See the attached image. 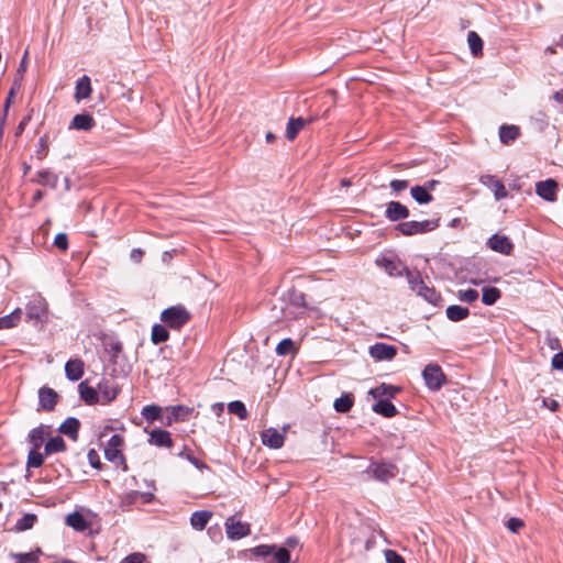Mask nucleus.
<instances>
[{"label": "nucleus", "instance_id": "obj_1", "mask_svg": "<svg viewBox=\"0 0 563 563\" xmlns=\"http://www.w3.org/2000/svg\"><path fill=\"white\" fill-rule=\"evenodd\" d=\"M190 319V312L183 305L168 307L161 312V321L172 330H180Z\"/></svg>", "mask_w": 563, "mask_h": 563}, {"label": "nucleus", "instance_id": "obj_2", "mask_svg": "<svg viewBox=\"0 0 563 563\" xmlns=\"http://www.w3.org/2000/svg\"><path fill=\"white\" fill-rule=\"evenodd\" d=\"M252 552L257 558L268 560L267 563L274 561L275 563H289L290 552L285 547H277L275 544H261L252 549Z\"/></svg>", "mask_w": 563, "mask_h": 563}, {"label": "nucleus", "instance_id": "obj_3", "mask_svg": "<svg viewBox=\"0 0 563 563\" xmlns=\"http://www.w3.org/2000/svg\"><path fill=\"white\" fill-rule=\"evenodd\" d=\"M440 225V218L423 221H406L396 225V230L401 234L411 236L423 234L435 230Z\"/></svg>", "mask_w": 563, "mask_h": 563}, {"label": "nucleus", "instance_id": "obj_4", "mask_svg": "<svg viewBox=\"0 0 563 563\" xmlns=\"http://www.w3.org/2000/svg\"><path fill=\"white\" fill-rule=\"evenodd\" d=\"M26 320L33 325L43 324L47 318V302L41 295L33 296L26 303Z\"/></svg>", "mask_w": 563, "mask_h": 563}, {"label": "nucleus", "instance_id": "obj_5", "mask_svg": "<svg viewBox=\"0 0 563 563\" xmlns=\"http://www.w3.org/2000/svg\"><path fill=\"white\" fill-rule=\"evenodd\" d=\"M422 378L426 386L432 391L440 390L443 384L446 382L445 374L443 373L441 366L437 363H430L423 368Z\"/></svg>", "mask_w": 563, "mask_h": 563}, {"label": "nucleus", "instance_id": "obj_6", "mask_svg": "<svg viewBox=\"0 0 563 563\" xmlns=\"http://www.w3.org/2000/svg\"><path fill=\"white\" fill-rule=\"evenodd\" d=\"M375 479L387 483L389 479L395 478L398 474V467L388 462H372L367 470Z\"/></svg>", "mask_w": 563, "mask_h": 563}, {"label": "nucleus", "instance_id": "obj_7", "mask_svg": "<svg viewBox=\"0 0 563 563\" xmlns=\"http://www.w3.org/2000/svg\"><path fill=\"white\" fill-rule=\"evenodd\" d=\"M375 264L384 269L390 277H400L407 271V266L396 256H378Z\"/></svg>", "mask_w": 563, "mask_h": 563}, {"label": "nucleus", "instance_id": "obj_8", "mask_svg": "<svg viewBox=\"0 0 563 563\" xmlns=\"http://www.w3.org/2000/svg\"><path fill=\"white\" fill-rule=\"evenodd\" d=\"M225 533L230 540H240L251 533L250 525L236 520L234 516L225 520Z\"/></svg>", "mask_w": 563, "mask_h": 563}, {"label": "nucleus", "instance_id": "obj_9", "mask_svg": "<svg viewBox=\"0 0 563 563\" xmlns=\"http://www.w3.org/2000/svg\"><path fill=\"white\" fill-rule=\"evenodd\" d=\"M192 410V408L183 405L166 407L163 423L165 426H172L174 422L185 421L189 418Z\"/></svg>", "mask_w": 563, "mask_h": 563}, {"label": "nucleus", "instance_id": "obj_10", "mask_svg": "<svg viewBox=\"0 0 563 563\" xmlns=\"http://www.w3.org/2000/svg\"><path fill=\"white\" fill-rule=\"evenodd\" d=\"M479 183L493 190L494 197L496 200L505 199L508 196V191H507L505 185L503 184V181L499 180L494 175H490V174L482 175L479 177Z\"/></svg>", "mask_w": 563, "mask_h": 563}, {"label": "nucleus", "instance_id": "obj_11", "mask_svg": "<svg viewBox=\"0 0 563 563\" xmlns=\"http://www.w3.org/2000/svg\"><path fill=\"white\" fill-rule=\"evenodd\" d=\"M97 389L98 395L100 394L101 399L104 404H110L111 401H113L120 391L118 384L114 380L107 378H102L98 383Z\"/></svg>", "mask_w": 563, "mask_h": 563}, {"label": "nucleus", "instance_id": "obj_12", "mask_svg": "<svg viewBox=\"0 0 563 563\" xmlns=\"http://www.w3.org/2000/svg\"><path fill=\"white\" fill-rule=\"evenodd\" d=\"M397 354V347L383 342L369 347V355L376 361H391Z\"/></svg>", "mask_w": 563, "mask_h": 563}, {"label": "nucleus", "instance_id": "obj_13", "mask_svg": "<svg viewBox=\"0 0 563 563\" xmlns=\"http://www.w3.org/2000/svg\"><path fill=\"white\" fill-rule=\"evenodd\" d=\"M558 183L549 178L536 184L537 195L545 201H554L556 199Z\"/></svg>", "mask_w": 563, "mask_h": 563}, {"label": "nucleus", "instance_id": "obj_14", "mask_svg": "<svg viewBox=\"0 0 563 563\" xmlns=\"http://www.w3.org/2000/svg\"><path fill=\"white\" fill-rule=\"evenodd\" d=\"M58 401V394L47 386H43L38 390V405L40 409L45 411L54 410Z\"/></svg>", "mask_w": 563, "mask_h": 563}, {"label": "nucleus", "instance_id": "obj_15", "mask_svg": "<svg viewBox=\"0 0 563 563\" xmlns=\"http://www.w3.org/2000/svg\"><path fill=\"white\" fill-rule=\"evenodd\" d=\"M385 217L391 222L405 220L409 217V209L399 201H389L386 203Z\"/></svg>", "mask_w": 563, "mask_h": 563}, {"label": "nucleus", "instance_id": "obj_16", "mask_svg": "<svg viewBox=\"0 0 563 563\" xmlns=\"http://www.w3.org/2000/svg\"><path fill=\"white\" fill-rule=\"evenodd\" d=\"M262 443L271 449H280L285 442V433L275 428H268L261 433Z\"/></svg>", "mask_w": 563, "mask_h": 563}, {"label": "nucleus", "instance_id": "obj_17", "mask_svg": "<svg viewBox=\"0 0 563 563\" xmlns=\"http://www.w3.org/2000/svg\"><path fill=\"white\" fill-rule=\"evenodd\" d=\"M401 391V387L382 383L378 386L371 388L368 394L374 399H388L395 398V396Z\"/></svg>", "mask_w": 563, "mask_h": 563}, {"label": "nucleus", "instance_id": "obj_18", "mask_svg": "<svg viewBox=\"0 0 563 563\" xmlns=\"http://www.w3.org/2000/svg\"><path fill=\"white\" fill-rule=\"evenodd\" d=\"M489 247L504 255H509L514 249L510 240L505 235L494 234L488 240Z\"/></svg>", "mask_w": 563, "mask_h": 563}, {"label": "nucleus", "instance_id": "obj_19", "mask_svg": "<svg viewBox=\"0 0 563 563\" xmlns=\"http://www.w3.org/2000/svg\"><path fill=\"white\" fill-rule=\"evenodd\" d=\"M96 121L93 117L87 112L76 114L68 129L78 131H90L95 128Z\"/></svg>", "mask_w": 563, "mask_h": 563}, {"label": "nucleus", "instance_id": "obj_20", "mask_svg": "<svg viewBox=\"0 0 563 563\" xmlns=\"http://www.w3.org/2000/svg\"><path fill=\"white\" fill-rule=\"evenodd\" d=\"M80 421L75 417H68L58 428V432L77 441L79 435Z\"/></svg>", "mask_w": 563, "mask_h": 563}, {"label": "nucleus", "instance_id": "obj_21", "mask_svg": "<svg viewBox=\"0 0 563 563\" xmlns=\"http://www.w3.org/2000/svg\"><path fill=\"white\" fill-rule=\"evenodd\" d=\"M148 442L158 448H172L173 446V440H172L170 433L167 430H163V429H154L150 433Z\"/></svg>", "mask_w": 563, "mask_h": 563}, {"label": "nucleus", "instance_id": "obj_22", "mask_svg": "<svg viewBox=\"0 0 563 563\" xmlns=\"http://www.w3.org/2000/svg\"><path fill=\"white\" fill-rule=\"evenodd\" d=\"M84 362L80 358L69 360L65 364L66 377L71 382L79 380L84 375Z\"/></svg>", "mask_w": 563, "mask_h": 563}, {"label": "nucleus", "instance_id": "obj_23", "mask_svg": "<svg viewBox=\"0 0 563 563\" xmlns=\"http://www.w3.org/2000/svg\"><path fill=\"white\" fill-rule=\"evenodd\" d=\"M310 122H312V119L290 118L286 128V137L289 141L295 140L298 133Z\"/></svg>", "mask_w": 563, "mask_h": 563}, {"label": "nucleus", "instance_id": "obj_24", "mask_svg": "<svg viewBox=\"0 0 563 563\" xmlns=\"http://www.w3.org/2000/svg\"><path fill=\"white\" fill-rule=\"evenodd\" d=\"M66 525L78 532H84L90 527V522L78 511H74L66 517Z\"/></svg>", "mask_w": 563, "mask_h": 563}, {"label": "nucleus", "instance_id": "obj_25", "mask_svg": "<svg viewBox=\"0 0 563 563\" xmlns=\"http://www.w3.org/2000/svg\"><path fill=\"white\" fill-rule=\"evenodd\" d=\"M22 80H23V76H19V77H15L12 85H11V88L9 89V92H8V96L4 100V103H3V115H2V119H1V123L5 121L7 119V115H8V111L11 107V104L13 103V100H14V97L16 95V92L21 89L22 87Z\"/></svg>", "mask_w": 563, "mask_h": 563}, {"label": "nucleus", "instance_id": "obj_26", "mask_svg": "<svg viewBox=\"0 0 563 563\" xmlns=\"http://www.w3.org/2000/svg\"><path fill=\"white\" fill-rule=\"evenodd\" d=\"M372 410L385 418H393L398 413L395 405H393L388 399H377L373 405Z\"/></svg>", "mask_w": 563, "mask_h": 563}, {"label": "nucleus", "instance_id": "obj_27", "mask_svg": "<svg viewBox=\"0 0 563 563\" xmlns=\"http://www.w3.org/2000/svg\"><path fill=\"white\" fill-rule=\"evenodd\" d=\"M78 391L80 398L87 405H96L99 401L98 389L89 386L87 382H81L78 385Z\"/></svg>", "mask_w": 563, "mask_h": 563}, {"label": "nucleus", "instance_id": "obj_28", "mask_svg": "<svg viewBox=\"0 0 563 563\" xmlns=\"http://www.w3.org/2000/svg\"><path fill=\"white\" fill-rule=\"evenodd\" d=\"M22 319V309L15 308L11 313L0 317V330L18 327Z\"/></svg>", "mask_w": 563, "mask_h": 563}, {"label": "nucleus", "instance_id": "obj_29", "mask_svg": "<svg viewBox=\"0 0 563 563\" xmlns=\"http://www.w3.org/2000/svg\"><path fill=\"white\" fill-rule=\"evenodd\" d=\"M212 512L209 510L195 511L190 517V525L195 530H203L208 525Z\"/></svg>", "mask_w": 563, "mask_h": 563}, {"label": "nucleus", "instance_id": "obj_30", "mask_svg": "<svg viewBox=\"0 0 563 563\" xmlns=\"http://www.w3.org/2000/svg\"><path fill=\"white\" fill-rule=\"evenodd\" d=\"M91 93V82L87 75L80 77L76 82L75 98L80 101L89 98Z\"/></svg>", "mask_w": 563, "mask_h": 563}, {"label": "nucleus", "instance_id": "obj_31", "mask_svg": "<svg viewBox=\"0 0 563 563\" xmlns=\"http://www.w3.org/2000/svg\"><path fill=\"white\" fill-rule=\"evenodd\" d=\"M445 314L450 321L459 322L466 319L470 316V310L467 307L452 305L445 309Z\"/></svg>", "mask_w": 563, "mask_h": 563}, {"label": "nucleus", "instance_id": "obj_32", "mask_svg": "<svg viewBox=\"0 0 563 563\" xmlns=\"http://www.w3.org/2000/svg\"><path fill=\"white\" fill-rule=\"evenodd\" d=\"M520 135V130L516 125L503 124L499 128V140L503 144H509Z\"/></svg>", "mask_w": 563, "mask_h": 563}, {"label": "nucleus", "instance_id": "obj_33", "mask_svg": "<svg viewBox=\"0 0 563 563\" xmlns=\"http://www.w3.org/2000/svg\"><path fill=\"white\" fill-rule=\"evenodd\" d=\"M410 195L419 205H427L433 200V196L427 190L426 187H423V185H416L411 187Z\"/></svg>", "mask_w": 563, "mask_h": 563}, {"label": "nucleus", "instance_id": "obj_34", "mask_svg": "<svg viewBox=\"0 0 563 563\" xmlns=\"http://www.w3.org/2000/svg\"><path fill=\"white\" fill-rule=\"evenodd\" d=\"M169 339V332L163 324L155 323L152 327L151 341L153 344L158 345Z\"/></svg>", "mask_w": 563, "mask_h": 563}, {"label": "nucleus", "instance_id": "obj_35", "mask_svg": "<svg viewBox=\"0 0 563 563\" xmlns=\"http://www.w3.org/2000/svg\"><path fill=\"white\" fill-rule=\"evenodd\" d=\"M66 450V443L64 439L59 435L51 438L45 446H44V454L49 455L53 453L64 452Z\"/></svg>", "mask_w": 563, "mask_h": 563}, {"label": "nucleus", "instance_id": "obj_36", "mask_svg": "<svg viewBox=\"0 0 563 563\" xmlns=\"http://www.w3.org/2000/svg\"><path fill=\"white\" fill-rule=\"evenodd\" d=\"M354 404V397L351 394H344L334 400L333 407L338 412H349Z\"/></svg>", "mask_w": 563, "mask_h": 563}, {"label": "nucleus", "instance_id": "obj_37", "mask_svg": "<svg viewBox=\"0 0 563 563\" xmlns=\"http://www.w3.org/2000/svg\"><path fill=\"white\" fill-rule=\"evenodd\" d=\"M46 432L43 426L33 428L27 435L29 442L34 449H40L45 441Z\"/></svg>", "mask_w": 563, "mask_h": 563}, {"label": "nucleus", "instance_id": "obj_38", "mask_svg": "<svg viewBox=\"0 0 563 563\" xmlns=\"http://www.w3.org/2000/svg\"><path fill=\"white\" fill-rule=\"evenodd\" d=\"M41 554V549H36L35 551L26 552V553H11V558L15 561V563H38Z\"/></svg>", "mask_w": 563, "mask_h": 563}, {"label": "nucleus", "instance_id": "obj_39", "mask_svg": "<svg viewBox=\"0 0 563 563\" xmlns=\"http://www.w3.org/2000/svg\"><path fill=\"white\" fill-rule=\"evenodd\" d=\"M467 42H468V46H470V49H471V53L473 54V56L477 57L483 54V40L476 32H474V31L468 32Z\"/></svg>", "mask_w": 563, "mask_h": 563}, {"label": "nucleus", "instance_id": "obj_40", "mask_svg": "<svg viewBox=\"0 0 563 563\" xmlns=\"http://www.w3.org/2000/svg\"><path fill=\"white\" fill-rule=\"evenodd\" d=\"M142 416L147 422H154L156 420L163 421L162 408L156 405H147L142 409Z\"/></svg>", "mask_w": 563, "mask_h": 563}, {"label": "nucleus", "instance_id": "obj_41", "mask_svg": "<svg viewBox=\"0 0 563 563\" xmlns=\"http://www.w3.org/2000/svg\"><path fill=\"white\" fill-rule=\"evenodd\" d=\"M501 297V291L496 287H484L482 292V301L486 306L495 305Z\"/></svg>", "mask_w": 563, "mask_h": 563}, {"label": "nucleus", "instance_id": "obj_42", "mask_svg": "<svg viewBox=\"0 0 563 563\" xmlns=\"http://www.w3.org/2000/svg\"><path fill=\"white\" fill-rule=\"evenodd\" d=\"M416 294L418 296L422 297L423 299H426L428 302L434 305V306H437L438 302L441 300V297L435 291V289L432 288V287L427 286L426 284L420 286V289L418 291H416Z\"/></svg>", "mask_w": 563, "mask_h": 563}, {"label": "nucleus", "instance_id": "obj_43", "mask_svg": "<svg viewBox=\"0 0 563 563\" xmlns=\"http://www.w3.org/2000/svg\"><path fill=\"white\" fill-rule=\"evenodd\" d=\"M36 521H37L36 515L25 514L16 521L14 529L18 532H22V531L32 529Z\"/></svg>", "mask_w": 563, "mask_h": 563}, {"label": "nucleus", "instance_id": "obj_44", "mask_svg": "<svg viewBox=\"0 0 563 563\" xmlns=\"http://www.w3.org/2000/svg\"><path fill=\"white\" fill-rule=\"evenodd\" d=\"M404 274L407 277V282L409 284L410 289L415 292L418 291L420 289V286L424 284L419 271H410L407 267V271H405Z\"/></svg>", "mask_w": 563, "mask_h": 563}, {"label": "nucleus", "instance_id": "obj_45", "mask_svg": "<svg viewBox=\"0 0 563 563\" xmlns=\"http://www.w3.org/2000/svg\"><path fill=\"white\" fill-rule=\"evenodd\" d=\"M228 410L230 413L238 416L241 420L246 419L249 416L247 409L241 400H233L229 402Z\"/></svg>", "mask_w": 563, "mask_h": 563}, {"label": "nucleus", "instance_id": "obj_46", "mask_svg": "<svg viewBox=\"0 0 563 563\" xmlns=\"http://www.w3.org/2000/svg\"><path fill=\"white\" fill-rule=\"evenodd\" d=\"M44 463V454L38 452V449H32L30 452H29V455H27V462H26V465L27 467H33V468H37V467H41Z\"/></svg>", "mask_w": 563, "mask_h": 563}, {"label": "nucleus", "instance_id": "obj_47", "mask_svg": "<svg viewBox=\"0 0 563 563\" xmlns=\"http://www.w3.org/2000/svg\"><path fill=\"white\" fill-rule=\"evenodd\" d=\"M37 177H38V183L44 186L49 185V186L55 187L57 184V176L47 169L37 172Z\"/></svg>", "mask_w": 563, "mask_h": 563}, {"label": "nucleus", "instance_id": "obj_48", "mask_svg": "<svg viewBox=\"0 0 563 563\" xmlns=\"http://www.w3.org/2000/svg\"><path fill=\"white\" fill-rule=\"evenodd\" d=\"M295 351V343L291 339L282 340L276 346V353L279 356H286Z\"/></svg>", "mask_w": 563, "mask_h": 563}, {"label": "nucleus", "instance_id": "obj_49", "mask_svg": "<svg viewBox=\"0 0 563 563\" xmlns=\"http://www.w3.org/2000/svg\"><path fill=\"white\" fill-rule=\"evenodd\" d=\"M459 299L461 301L472 303L478 299V291L473 288H468L466 290H460Z\"/></svg>", "mask_w": 563, "mask_h": 563}, {"label": "nucleus", "instance_id": "obj_50", "mask_svg": "<svg viewBox=\"0 0 563 563\" xmlns=\"http://www.w3.org/2000/svg\"><path fill=\"white\" fill-rule=\"evenodd\" d=\"M104 456L110 462H123L124 457L120 449L107 448L104 449Z\"/></svg>", "mask_w": 563, "mask_h": 563}, {"label": "nucleus", "instance_id": "obj_51", "mask_svg": "<svg viewBox=\"0 0 563 563\" xmlns=\"http://www.w3.org/2000/svg\"><path fill=\"white\" fill-rule=\"evenodd\" d=\"M384 554L387 563H406L405 559L395 550H385Z\"/></svg>", "mask_w": 563, "mask_h": 563}, {"label": "nucleus", "instance_id": "obj_52", "mask_svg": "<svg viewBox=\"0 0 563 563\" xmlns=\"http://www.w3.org/2000/svg\"><path fill=\"white\" fill-rule=\"evenodd\" d=\"M54 245L63 251L68 249V236L66 233H58L54 239Z\"/></svg>", "mask_w": 563, "mask_h": 563}, {"label": "nucleus", "instance_id": "obj_53", "mask_svg": "<svg viewBox=\"0 0 563 563\" xmlns=\"http://www.w3.org/2000/svg\"><path fill=\"white\" fill-rule=\"evenodd\" d=\"M523 527V521L519 518L511 517L507 520V528L512 533H517Z\"/></svg>", "mask_w": 563, "mask_h": 563}, {"label": "nucleus", "instance_id": "obj_54", "mask_svg": "<svg viewBox=\"0 0 563 563\" xmlns=\"http://www.w3.org/2000/svg\"><path fill=\"white\" fill-rule=\"evenodd\" d=\"M87 457H88L89 464L93 468H100L101 467V462H100L99 455H98V453L93 449L89 450V452L87 454Z\"/></svg>", "mask_w": 563, "mask_h": 563}, {"label": "nucleus", "instance_id": "obj_55", "mask_svg": "<svg viewBox=\"0 0 563 563\" xmlns=\"http://www.w3.org/2000/svg\"><path fill=\"white\" fill-rule=\"evenodd\" d=\"M408 185H409L408 180H402V179H393L389 183L390 188L396 192L405 190L408 187Z\"/></svg>", "mask_w": 563, "mask_h": 563}, {"label": "nucleus", "instance_id": "obj_56", "mask_svg": "<svg viewBox=\"0 0 563 563\" xmlns=\"http://www.w3.org/2000/svg\"><path fill=\"white\" fill-rule=\"evenodd\" d=\"M551 365L554 369L563 371V351H560L553 355Z\"/></svg>", "mask_w": 563, "mask_h": 563}, {"label": "nucleus", "instance_id": "obj_57", "mask_svg": "<svg viewBox=\"0 0 563 563\" xmlns=\"http://www.w3.org/2000/svg\"><path fill=\"white\" fill-rule=\"evenodd\" d=\"M145 560V555L142 553H132L125 556L122 563H143Z\"/></svg>", "mask_w": 563, "mask_h": 563}, {"label": "nucleus", "instance_id": "obj_58", "mask_svg": "<svg viewBox=\"0 0 563 563\" xmlns=\"http://www.w3.org/2000/svg\"><path fill=\"white\" fill-rule=\"evenodd\" d=\"M187 460L198 470L202 471V470H207L208 468V465L201 461V460H198L194 454H187Z\"/></svg>", "mask_w": 563, "mask_h": 563}, {"label": "nucleus", "instance_id": "obj_59", "mask_svg": "<svg viewBox=\"0 0 563 563\" xmlns=\"http://www.w3.org/2000/svg\"><path fill=\"white\" fill-rule=\"evenodd\" d=\"M123 444V438L119 434H113L109 441H108V444H107V448H112V449H120V446Z\"/></svg>", "mask_w": 563, "mask_h": 563}, {"label": "nucleus", "instance_id": "obj_60", "mask_svg": "<svg viewBox=\"0 0 563 563\" xmlns=\"http://www.w3.org/2000/svg\"><path fill=\"white\" fill-rule=\"evenodd\" d=\"M542 402H543V406L549 408L551 411H556L560 406L555 399H551V398H544Z\"/></svg>", "mask_w": 563, "mask_h": 563}, {"label": "nucleus", "instance_id": "obj_61", "mask_svg": "<svg viewBox=\"0 0 563 563\" xmlns=\"http://www.w3.org/2000/svg\"><path fill=\"white\" fill-rule=\"evenodd\" d=\"M292 302L298 307H305V294L303 292H296L294 294Z\"/></svg>", "mask_w": 563, "mask_h": 563}, {"label": "nucleus", "instance_id": "obj_62", "mask_svg": "<svg viewBox=\"0 0 563 563\" xmlns=\"http://www.w3.org/2000/svg\"><path fill=\"white\" fill-rule=\"evenodd\" d=\"M31 120V115H26L24 117L21 122L19 123L18 128H16V134H20L24 131L25 126L27 125V123L30 122Z\"/></svg>", "mask_w": 563, "mask_h": 563}, {"label": "nucleus", "instance_id": "obj_63", "mask_svg": "<svg viewBox=\"0 0 563 563\" xmlns=\"http://www.w3.org/2000/svg\"><path fill=\"white\" fill-rule=\"evenodd\" d=\"M130 256L132 261L140 262L143 256V251L141 249H133Z\"/></svg>", "mask_w": 563, "mask_h": 563}, {"label": "nucleus", "instance_id": "obj_64", "mask_svg": "<svg viewBox=\"0 0 563 563\" xmlns=\"http://www.w3.org/2000/svg\"><path fill=\"white\" fill-rule=\"evenodd\" d=\"M141 495V492H137V490H133L131 493H129L125 497L126 501L130 503V504H133L137 500V498L140 497Z\"/></svg>", "mask_w": 563, "mask_h": 563}]
</instances>
